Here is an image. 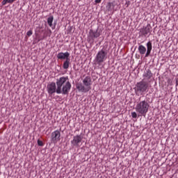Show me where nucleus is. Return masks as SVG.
I'll list each match as a JSON object with an SVG mask.
<instances>
[{
    "mask_svg": "<svg viewBox=\"0 0 178 178\" xmlns=\"http://www.w3.org/2000/svg\"><path fill=\"white\" fill-rule=\"evenodd\" d=\"M147 52L145 54V58H148V56H149V55H151V51H152V42L149 41L147 44Z\"/></svg>",
    "mask_w": 178,
    "mask_h": 178,
    "instance_id": "9b49d317",
    "label": "nucleus"
},
{
    "mask_svg": "<svg viewBox=\"0 0 178 178\" xmlns=\"http://www.w3.org/2000/svg\"><path fill=\"white\" fill-rule=\"evenodd\" d=\"M52 23H54V17L51 15L47 18V24H49V27H51V29L54 30L55 29V26H52Z\"/></svg>",
    "mask_w": 178,
    "mask_h": 178,
    "instance_id": "2eb2a0df",
    "label": "nucleus"
},
{
    "mask_svg": "<svg viewBox=\"0 0 178 178\" xmlns=\"http://www.w3.org/2000/svg\"><path fill=\"white\" fill-rule=\"evenodd\" d=\"M138 49L140 55H145V54L147 52V48L143 44L139 45Z\"/></svg>",
    "mask_w": 178,
    "mask_h": 178,
    "instance_id": "4468645a",
    "label": "nucleus"
},
{
    "mask_svg": "<svg viewBox=\"0 0 178 178\" xmlns=\"http://www.w3.org/2000/svg\"><path fill=\"white\" fill-rule=\"evenodd\" d=\"M51 141L54 144L60 141V131L56 130L51 133Z\"/></svg>",
    "mask_w": 178,
    "mask_h": 178,
    "instance_id": "423d86ee",
    "label": "nucleus"
},
{
    "mask_svg": "<svg viewBox=\"0 0 178 178\" xmlns=\"http://www.w3.org/2000/svg\"><path fill=\"white\" fill-rule=\"evenodd\" d=\"M108 58V50L105 49H102L99 51L96 55L95 58V62L96 65H101V63H104L106 60Z\"/></svg>",
    "mask_w": 178,
    "mask_h": 178,
    "instance_id": "20e7f679",
    "label": "nucleus"
},
{
    "mask_svg": "<svg viewBox=\"0 0 178 178\" xmlns=\"http://www.w3.org/2000/svg\"><path fill=\"white\" fill-rule=\"evenodd\" d=\"M131 116L134 119H136L137 118V113L136 112H132L131 113Z\"/></svg>",
    "mask_w": 178,
    "mask_h": 178,
    "instance_id": "412c9836",
    "label": "nucleus"
},
{
    "mask_svg": "<svg viewBox=\"0 0 178 178\" xmlns=\"http://www.w3.org/2000/svg\"><path fill=\"white\" fill-rule=\"evenodd\" d=\"M76 88L78 91L81 92H88V91H90L84 85H82L81 83H77Z\"/></svg>",
    "mask_w": 178,
    "mask_h": 178,
    "instance_id": "ddd939ff",
    "label": "nucleus"
},
{
    "mask_svg": "<svg viewBox=\"0 0 178 178\" xmlns=\"http://www.w3.org/2000/svg\"><path fill=\"white\" fill-rule=\"evenodd\" d=\"M148 88H149V83L147 81L142 80L136 84L135 92L136 94L143 95L144 92H147Z\"/></svg>",
    "mask_w": 178,
    "mask_h": 178,
    "instance_id": "7ed1b4c3",
    "label": "nucleus"
},
{
    "mask_svg": "<svg viewBox=\"0 0 178 178\" xmlns=\"http://www.w3.org/2000/svg\"><path fill=\"white\" fill-rule=\"evenodd\" d=\"M16 0H3L1 3L3 6L6 5V3H13Z\"/></svg>",
    "mask_w": 178,
    "mask_h": 178,
    "instance_id": "a211bd4d",
    "label": "nucleus"
},
{
    "mask_svg": "<svg viewBox=\"0 0 178 178\" xmlns=\"http://www.w3.org/2000/svg\"><path fill=\"white\" fill-rule=\"evenodd\" d=\"M26 35L28 37H31V35H33V31L30 30L26 33Z\"/></svg>",
    "mask_w": 178,
    "mask_h": 178,
    "instance_id": "6ab92c4d",
    "label": "nucleus"
},
{
    "mask_svg": "<svg viewBox=\"0 0 178 178\" xmlns=\"http://www.w3.org/2000/svg\"><path fill=\"white\" fill-rule=\"evenodd\" d=\"M101 34L98 31H94L92 30H90L89 32V38H91V40H94L95 38H98Z\"/></svg>",
    "mask_w": 178,
    "mask_h": 178,
    "instance_id": "f8f14e48",
    "label": "nucleus"
},
{
    "mask_svg": "<svg viewBox=\"0 0 178 178\" xmlns=\"http://www.w3.org/2000/svg\"><path fill=\"white\" fill-rule=\"evenodd\" d=\"M83 141V137L81 135L74 136L73 140H71V144L73 147H80V143Z\"/></svg>",
    "mask_w": 178,
    "mask_h": 178,
    "instance_id": "0eeeda50",
    "label": "nucleus"
},
{
    "mask_svg": "<svg viewBox=\"0 0 178 178\" xmlns=\"http://www.w3.org/2000/svg\"><path fill=\"white\" fill-rule=\"evenodd\" d=\"M148 109H149V104L147 100L137 102L135 107V111L141 116H145L148 113Z\"/></svg>",
    "mask_w": 178,
    "mask_h": 178,
    "instance_id": "f03ea898",
    "label": "nucleus"
},
{
    "mask_svg": "<svg viewBox=\"0 0 178 178\" xmlns=\"http://www.w3.org/2000/svg\"><path fill=\"white\" fill-rule=\"evenodd\" d=\"M106 8L108 11H111V10H112V8H113H113H115V3H113L112 2H109V3H108Z\"/></svg>",
    "mask_w": 178,
    "mask_h": 178,
    "instance_id": "f3484780",
    "label": "nucleus"
},
{
    "mask_svg": "<svg viewBox=\"0 0 178 178\" xmlns=\"http://www.w3.org/2000/svg\"><path fill=\"white\" fill-rule=\"evenodd\" d=\"M152 77V72H151V70H146L143 73V79L144 81H146V80H149Z\"/></svg>",
    "mask_w": 178,
    "mask_h": 178,
    "instance_id": "9d476101",
    "label": "nucleus"
},
{
    "mask_svg": "<svg viewBox=\"0 0 178 178\" xmlns=\"http://www.w3.org/2000/svg\"><path fill=\"white\" fill-rule=\"evenodd\" d=\"M102 0H95V3H101Z\"/></svg>",
    "mask_w": 178,
    "mask_h": 178,
    "instance_id": "4be33fe9",
    "label": "nucleus"
},
{
    "mask_svg": "<svg viewBox=\"0 0 178 178\" xmlns=\"http://www.w3.org/2000/svg\"><path fill=\"white\" fill-rule=\"evenodd\" d=\"M152 29V27L151 26V24H148L146 26L140 29V33L143 34V35L147 37V35L151 33Z\"/></svg>",
    "mask_w": 178,
    "mask_h": 178,
    "instance_id": "6e6552de",
    "label": "nucleus"
},
{
    "mask_svg": "<svg viewBox=\"0 0 178 178\" xmlns=\"http://www.w3.org/2000/svg\"><path fill=\"white\" fill-rule=\"evenodd\" d=\"M69 56H70V52H67V51H66L65 53L60 52L57 55V58L60 59V60H65H65H67V59H70Z\"/></svg>",
    "mask_w": 178,
    "mask_h": 178,
    "instance_id": "1a4fd4ad",
    "label": "nucleus"
},
{
    "mask_svg": "<svg viewBox=\"0 0 178 178\" xmlns=\"http://www.w3.org/2000/svg\"><path fill=\"white\" fill-rule=\"evenodd\" d=\"M69 66H70V58L65 60L63 64V67L65 70L69 69Z\"/></svg>",
    "mask_w": 178,
    "mask_h": 178,
    "instance_id": "dca6fc26",
    "label": "nucleus"
},
{
    "mask_svg": "<svg viewBox=\"0 0 178 178\" xmlns=\"http://www.w3.org/2000/svg\"><path fill=\"white\" fill-rule=\"evenodd\" d=\"M83 86L90 91L91 90V86H92V79L91 76H87L83 79H82Z\"/></svg>",
    "mask_w": 178,
    "mask_h": 178,
    "instance_id": "39448f33",
    "label": "nucleus"
},
{
    "mask_svg": "<svg viewBox=\"0 0 178 178\" xmlns=\"http://www.w3.org/2000/svg\"><path fill=\"white\" fill-rule=\"evenodd\" d=\"M38 145H39V147H42L44 145V143H42V140H38Z\"/></svg>",
    "mask_w": 178,
    "mask_h": 178,
    "instance_id": "aec40b11",
    "label": "nucleus"
},
{
    "mask_svg": "<svg viewBox=\"0 0 178 178\" xmlns=\"http://www.w3.org/2000/svg\"><path fill=\"white\" fill-rule=\"evenodd\" d=\"M67 77L62 76L57 79L56 83L52 82L47 86V91L50 95L56 92L57 94H63V95H68L72 88V83L67 81ZM57 86V88H56Z\"/></svg>",
    "mask_w": 178,
    "mask_h": 178,
    "instance_id": "f257e3e1",
    "label": "nucleus"
}]
</instances>
